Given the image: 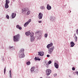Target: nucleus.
<instances>
[{
	"label": "nucleus",
	"instance_id": "obj_40",
	"mask_svg": "<svg viewBox=\"0 0 78 78\" xmlns=\"http://www.w3.org/2000/svg\"><path fill=\"white\" fill-rule=\"evenodd\" d=\"M2 60L3 61H5V59L4 58H2Z\"/></svg>",
	"mask_w": 78,
	"mask_h": 78
},
{
	"label": "nucleus",
	"instance_id": "obj_15",
	"mask_svg": "<svg viewBox=\"0 0 78 78\" xmlns=\"http://www.w3.org/2000/svg\"><path fill=\"white\" fill-rule=\"evenodd\" d=\"M16 13H12V19H14L15 18V17H16Z\"/></svg>",
	"mask_w": 78,
	"mask_h": 78
},
{
	"label": "nucleus",
	"instance_id": "obj_30",
	"mask_svg": "<svg viewBox=\"0 0 78 78\" xmlns=\"http://www.w3.org/2000/svg\"><path fill=\"white\" fill-rule=\"evenodd\" d=\"M77 37H76H76H75V40H76V41H77Z\"/></svg>",
	"mask_w": 78,
	"mask_h": 78
},
{
	"label": "nucleus",
	"instance_id": "obj_24",
	"mask_svg": "<svg viewBox=\"0 0 78 78\" xmlns=\"http://www.w3.org/2000/svg\"><path fill=\"white\" fill-rule=\"evenodd\" d=\"M44 36L45 37H46V38H47V36H48V34H44Z\"/></svg>",
	"mask_w": 78,
	"mask_h": 78
},
{
	"label": "nucleus",
	"instance_id": "obj_36",
	"mask_svg": "<svg viewBox=\"0 0 78 78\" xmlns=\"http://www.w3.org/2000/svg\"><path fill=\"white\" fill-rule=\"evenodd\" d=\"M76 33L78 34V29H77Z\"/></svg>",
	"mask_w": 78,
	"mask_h": 78
},
{
	"label": "nucleus",
	"instance_id": "obj_41",
	"mask_svg": "<svg viewBox=\"0 0 78 78\" xmlns=\"http://www.w3.org/2000/svg\"><path fill=\"white\" fill-rule=\"evenodd\" d=\"M11 74H10V77L11 78Z\"/></svg>",
	"mask_w": 78,
	"mask_h": 78
},
{
	"label": "nucleus",
	"instance_id": "obj_2",
	"mask_svg": "<svg viewBox=\"0 0 78 78\" xmlns=\"http://www.w3.org/2000/svg\"><path fill=\"white\" fill-rule=\"evenodd\" d=\"M30 11L28 8H25L23 9L22 10V13L23 15H30Z\"/></svg>",
	"mask_w": 78,
	"mask_h": 78
},
{
	"label": "nucleus",
	"instance_id": "obj_46",
	"mask_svg": "<svg viewBox=\"0 0 78 78\" xmlns=\"http://www.w3.org/2000/svg\"><path fill=\"white\" fill-rule=\"evenodd\" d=\"M70 12H71V11H70Z\"/></svg>",
	"mask_w": 78,
	"mask_h": 78
},
{
	"label": "nucleus",
	"instance_id": "obj_23",
	"mask_svg": "<svg viewBox=\"0 0 78 78\" xmlns=\"http://www.w3.org/2000/svg\"><path fill=\"white\" fill-rule=\"evenodd\" d=\"M31 64V62L30 61H28L26 63V64L28 66H30Z\"/></svg>",
	"mask_w": 78,
	"mask_h": 78
},
{
	"label": "nucleus",
	"instance_id": "obj_4",
	"mask_svg": "<svg viewBox=\"0 0 78 78\" xmlns=\"http://www.w3.org/2000/svg\"><path fill=\"white\" fill-rule=\"evenodd\" d=\"M19 34H17L13 36V41L14 42H19Z\"/></svg>",
	"mask_w": 78,
	"mask_h": 78
},
{
	"label": "nucleus",
	"instance_id": "obj_45",
	"mask_svg": "<svg viewBox=\"0 0 78 78\" xmlns=\"http://www.w3.org/2000/svg\"><path fill=\"white\" fill-rule=\"evenodd\" d=\"M69 77H70V75L69 76Z\"/></svg>",
	"mask_w": 78,
	"mask_h": 78
},
{
	"label": "nucleus",
	"instance_id": "obj_18",
	"mask_svg": "<svg viewBox=\"0 0 78 78\" xmlns=\"http://www.w3.org/2000/svg\"><path fill=\"white\" fill-rule=\"evenodd\" d=\"M5 7L6 9H7V8H9V5H8V4H5Z\"/></svg>",
	"mask_w": 78,
	"mask_h": 78
},
{
	"label": "nucleus",
	"instance_id": "obj_6",
	"mask_svg": "<svg viewBox=\"0 0 78 78\" xmlns=\"http://www.w3.org/2000/svg\"><path fill=\"white\" fill-rule=\"evenodd\" d=\"M51 73V70L50 69H48L46 70V73L47 76L50 75Z\"/></svg>",
	"mask_w": 78,
	"mask_h": 78
},
{
	"label": "nucleus",
	"instance_id": "obj_3",
	"mask_svg": "<svg viewBox=\"0 0 78 78\" xmlns=\"http://www.w3.org/2000/svg\"><path fill=\"white\" fill-rule=\"evenodd\" d=\"M24 51L25 49H24L22 48L20 50V55L19 57L20 58H22L25 57V54L24 53Z\"/></svg>",
	"mask_w": 78,
	"mask_h": 78
},
{
	"label": "nucleus",
	"instance_id": "obj_9",
	"mask_svg": "<svg viewBox=\"0 0 78 78\" xmlns=\"http://www.w3.org/2000/svg\"><path fill=\"white\" fill-rule=\"evenodd\" d=\"M38 56H42L44 55V53L43 51H40L38 52Z\"/></svg>",
	"mask_w": 78,
	"mask_h": 78
},
{
	"label": "nucleus",
	"instance_id": "obj_10",
	"mask_svg": "<svg viewBox=\"0 0 78 78\" xmlns=\"http://www.w3.org/2000/svg\"><path fill=\"white\" fill-rule=\"evenodd\" d=\"M9 50H10V51H12V50H15V48L14 46H9Z\"/></svg>",
	"mask_w": 78,
	"mask_h": 78
},
{
	"label": "nucleus",
	"instance_id": "obj_11",
	"mask_svg": "<svg viewBox=\"0 0 78 78\" xmlns=\"http://www.w3.org/2000/svg\"><path fill=\"white\" fill-rule=\"evenodd\" d=\"M46 8L48 10H51V6L49 4H47Z\"/></svg>",
	"mask_w": 78,
	"mask_h": 78
},
{
	"label": "nucleus",
	"instance_id": "obj_38",
	"mask_svg": "<svg viewBox=\"0 0 78 78\" xmlns=\"http://www.w3.org/2000/svg\"><path fill=\"white\" fill-rule=\"evenodd\" d=\"M46 78H51V77L49 76H47L46 77Z\"/></svg>",
	"mask_w": 78,
	"mask_h": 78
},
{
	"label": "nucleus",
	"instance_id": "obj_21",
	"mask_svg": "<svg viewBox=\"0 0 78 78\" xmlns=\"http://www.w3.org/2000/svg\"><path fill=\"white\" fill-rule=\"evenodd\" d=\"M28 24H29V23H28L27 22L25 23L24 25V26L25 27H27V26L28 25Z\"/></svg>",
	"mask_w": 78,
	"mask_h": 78
},
{
	"label": "nucleus",
	"instance_id": "obj_5",
	"mask_svg": "<svg viewBox=\"0 0 78 78\" xmlns=\"http://www.w3.org/2000/svg\"><path fill=\"white\" fill-rule=\"evenodd\" d=\"M30 30H29V31L26 32V36H29V35H30V37H31V36H34V33L33 32L30 33Z\"/></svg>",
	"mask_w": 78,
	"mask_h": 78
},
{
	"label": "nucleus",
	"instance_id": "obj_39",
	"mask_svg": "<svg viewBox=\"0 0 78 78\" xmlns=\"http://www.w3.org/2000/svg\"><path fill=\"white\" fill-rule=\"evenodd\" d=\"M9 73H10V74H11V70H10Z\"/></svg>",
	"mask_w": 78,
	"mask_h": 78
},
{
	"label": "nucleus",
	"instance_id": "obj_44",
	"mask_svg": "<svg viewBox=\"0 0 78 78\" xmlns=\"http://www.w3.org/2000/svg\"><path fill=\"white\" fill-rule=\"evenodd\" d=\"M39 33V32H36V33L37 34Z\"/></svg>",
	"mask_w": 78,
	"mask_h": 78
},
{
	"label": "nucleus",
	"instance_id": "obj_25",
	"mask_svg": "<svg viewBox=\"0 0 78 78\" xmlns=\"http://www.w3.org/2000/svg\"><path fill=\"white\" fill-rule=\"evenodd\" d=\"M6 17L7 19H9V15H7L6 16Z\"/></svg>",
	"mask_w": 78,
	"mask_h": 78
},
{
	"label": "nucleus",
	"instance_id": "obj_29",
	"mask_svg": "<svg viewBox=\"0 0 78 78\" xmlns=\"http://www.w3.org/2000/svg\"><path fill=\"white\" fill-rule=\"evenodd\" d=\"M35 60H36V61H37L38 60V58H37L36 57H35L34 58Z\"/></svg>",
	"mask_w": 78,
	"mask_h": 78
},
{
	"label": "nucleus",
	"instance_id": "obj_34",
	"mask_svg": "<svg viewBox=\"0 0 78 78\" xmlns=\"http://www.w3.org/2000/svg\"><path fill=\"white\" fill-rule=\"evenodd\" d=\"M72 69L73 70H75V68L74 67H73Z\"/></svg>",
	"mask_w": 78,
	"mask_h": 78
},
{
	"label": "nucleus",
	"instance_id": "obj_1",
	"mask_svg": "<svg viewBox=\"0 0 78 78\" xmlns=\"http://www.w3.org/2000/svg\"><path fill=\"white\" fill-rule=\"evenodd\" d=\"M53 46V43H51L50 44H48L47 46V48H48V53L49 54H52L55 49V47ZM50 47H51L50 48Z\"/></svg>",
	"mask_w": 78,
	"mask_h": 78
},
{
	"label": "nucleus",
	"instance_id": "obj_13",
	"mask_svg": "<svg viewBox=\"0 0 78 78\" xmlns=\"http://www.w3.org/2000/svg\"><path fill=\"white\" fill-rule=\"evenodd\" d=\"M70 47H74V45H75V43L73 42V41H71L70 43Z\"/></svg>",
	"mask_w": 78,
	"mask_h": 78
},
{
	"label": "nucleus",
	"instance_id": "obj_43",
	"mask_svg": "<svg viewBox=\"0 0 78 78\" xmlns=\"http://www.w3.org/2000/svg\"><path fill=\"white\" fill-rule=\"evenodd\" d=\"M74 36H75V37L76 36V34H74Z\"/></svg>",
	"mask_w": 78,
	"mask_h": 78
},
{
	"label": "nucleus",
	"instance_id": "obj_42",
	"mask_svg": "<svg viewBox=\"0 0 78 78\" xmlns=\"http://www.w3.org/2000/svg\"><path fill=\"white\" fill-rule=\"evenodd\" d=\"M38 61H40L41 60V59L39 58H38Z\"/></svg>",
	"mask_w": 78,
	"mask_h": 78
},
{
	"label": "nucleus",
	"instance_id": "obj_37",
	"mask_svg": "<svg viewBox=\"0 0 78 78\" xmlns=\"http://www.w3.org/2000/svg\"><path fill=\"white\" fill-rule=\"evenodd\" d=\"M38 22H39V23H42V21H38Z\"/></svg>",
	"mask_w": 78,
	"mask_h": 78
},
{
	"label": "nucleus",
	"instance_id": "obj_16",
	"mask_svg": "<svg viewBox=\"0 0 78 78\" xmlns=\"http://www.w3.org/2000/svg\"><path fill=\"white\" fill-rule=\"evenodd\" d=\"M34 41V37L33 36H31L30 37V41L31 42H33Z\"/></svg>",
	"mask_w": 78,
	"mask_h": 78
},
{
	"label": "nucleus",
	"instance_id": "obj_28",
	"mask_svg": "<svg viewBox=\"0 0 78 78\" xmlns=\"http://www.w3.org/2000/svg\"><path fill=\"white\" fill-rule=\"evenodd\" d=\"M48 64H51V61H49L48 62Z\"/></svg>",
	"mask_w": 78,
	"mask_h": 78
},
{
	"label": "nucleus",
	"instance_id": "obj_27",
	"mask_svg": "<svg viewBox=\"0 0 78 78\" xmlns=\"http://www.w3.org/2000/svg\"><path fill=\"white\" fill-rule=\"evenodd\" d=\"M31 19H30L28 20V21H27V22L29 23H30V22H31Z\"/></svg>",
	"mask_w": 78,
	"mask_h": 78
},
{
	"label": "nucleus",
	"instance_id": "obj_8",
	"mask_svg": "<svg viewBox=\"0 0 78 78\" xmlns=\"http://www.w3.org/2000/svg\"><path fill=\"white\" fill-rule=\"evenodd\" d=\"M42 17H43V14L40 12L38 15L39 19H42Z\"/></svg>",
	"mask_w": 78,
	"mask_h": 78
},
{
	"label": "nucleus",
	"instance_id": "obj_7",
	"mask_svg": "<svg viewBox=\"0 0 78 78\" xmlns=\"http://www.w3.org/2000/svg\"><path fill=\"white\" fill-rule=\"evenodd\" d=\"M54 66L56 69L59 68V62L58 61H56V62L54 63Z\"/></svg>",
	"mask_w": 78,
	"mask_h": 78
},
{
	"label": "nucleus",
	"instance_id": "obj_32",
	"mask_svg": "<svg viewBox=\"0 0 78 78\" xmlns=\"http://www.w3.org/2000/svg\"><path fill=\"white\" fill-rule=\"evenodd\" d=\"M56 76H57V74H54V77H55Z\"/></svg>",
	"mask_w": 78,
	"mask_h": 78
},
{
	"label": "nucleus",
	"instance_id": "obj_14",
	"mask_svg": "<svg viewBox=\"0 0 78 78\" xmlns=\"http://www.w3.org/2000/svg\"><path fill=\"white\" fill-rule=\"evenodd\" d=\"M16 28H17V29H19V30H21L22 29V28L21 27H20V25H17L16 26Z\"/></svg>",
	"mask_w": 78,
	"mask_h": 78
},
{
	"label": "nucleus",
	"instance_id": "obj_35",
	"mask_svg": "<svg viewBox=\"0 0 78 78\" xmlns=\"http://www.w3.org/2000/svg\"><path fill=\"white\" fill-rule=\"evenodd\" d=\"M47 57H48V58H49L50 57V55H47Z\"/></svg>",
	"mask_w": 78,
	"mask_h": 78
},
{
	"label": "nucleus",
	"instance_id": "obj_26",
	"mask_svg": "<svg viewBox=\"0 0 78 78\" xmlns=\"http://www.w3.org/2000/svg\"><path fill=\"white\" fill-rule=\"evenodd\" d=\"M45 64H46V65L47 66V67H48V65H49V64H48V63H47L46 62H45Z\"/></svg>",
	"mask_w": 78,
	"mask_h": 78
},
{
	"label": "nucleus",
	"instance_id": "obj_12",
	"mask_svg": "<svg viewBox=\"0 0 78 78\" xmlns=\"http://www.w3.org/2000/svg\"><path fill=\"white\" fill-rule=\"evenodd\" d=\"M34 69H35L34 66L31 67L30 70L31 73H34Z\"/></svg>",
	"mask_w": 78,
	"mask_h": 78
},
{
	"label": "nucleus",
	"instance_id": "obj_31",
	"mask_svg": "<svg viewBox=\"0 0 78 78\" xmlns=\"http://www.w3.org/2000/svg\"><path fill=\"white\" fill-rule=\"evenodd\" d=\"M5 72H6V68H5L4 69V74H5Z\"/></svg>",
	"mask_w": 78,
	"mask_h": 78
},
{
	"label": "nucleus",
	"instance_id": "obj_19",
	"mask_svg": "<svg viewBox=\"0 0 78 78\" xmlns=\"http://www.w3.org/2000/svg\"><path fill=\"white\" fill-rule=\"evenodd\" d=\"M51 20L52 21H55V17H51Z\"/></svg>",
	"mask_w": 78,
	"mask_h": 78
},
{
	"label": "nucleus",
	"instance_id": "obj_20",
	"mask_svg": "<svg viewBox=\"0 0 78 78\" xmlns=\"http://www.w3.org/2000/svg\"><path fill=\"white\" fill-rule=\"evenodd\" d=\"M41 9H42V10H44L45 9V6H42L40 7V8Z\"/></svg>",
	"mask_w": 78,
	"mask_h": 78
},
{
	"label": "nucleus",
	"instance_id": "obj_22",
	"mask_svg": "<svg viewBox=\"0 0 78 78\" xmlns=\"http://www.w3.org/2000/svg\"><path fill=\"white\" fill-rule=\"evenodd\" d=\"M5 3V4H8L10 3V1L9 0H6Z\"/></svg>",
	"mask_w": 78,
	"mask_h": 78
},
{
	"label": "nucleus",
	"instance_id": "obj_33",
	"mask_svg": "<svg viewBox=\"0 0 78 78\" xmlns=\"http://www.w3.org/2000/svg\"><path fill=\"white\" fill-rule=\"evenodd\" d=\"M76 73V75L78 76V71H76L75 72Z\"/></svg>",
	"mask_w": 78,
	"mask_h": 78
},
{
	"label": "nucleus",
	"instance_id": "obj_17",
	"mask_svg": "<svg viewBox=\"0 0 78 78\" xmlns=\"http://www.w3.org/2000/svg\"><path fill=\"white\" fill-rule=\"evenodd\" d=\"M41 37H42L41 35L38 34L37 39H41Z\"/></svg>",
	"mask_w": 78,
	"mask_h": 78
}]
</instances>
